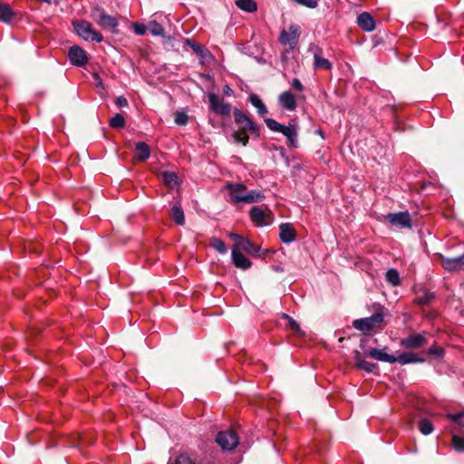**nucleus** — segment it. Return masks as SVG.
Returning a JSON list of instances; mask_svg holds the SVG:
<instances>
[{
  "label": "nucleus",
  "mask_w": 464,
  "mask_h": 464,
  "mask_svg": "<svg viewBox=\"0 0 464 464\" xmlns=\"http://www.w3.org/2000/svg\"><path fill=\"white\" fill-rule=\"evenodd\" d=\"M447 418L451 421L458 423L460 427L464 428V411L458 413H448Z\"/></svg>",
  "instance_id": "obj_39"
},
{
  "label": "nucleus",
  "mask_w": 464,
  "mask_h": 464,
  "mask_svg": "<svg viewBox=\"0 0 464 464\" xmlns=\"http://www.w3.org/2000/svg\"><path fill=\"white\" fill-rule=\"evenodd\" d=\"M422 362H424V359L418 357L412 353H401L399 356H395V362H399L402 365Z\"/></svg>",
  "instance_id": "obj_24"
},
{
  "label": "nucleus",
  "mask_w": 464,
  "mask_h": 464,
  "mask_svg": "<svg viewBox=\"0 0 464 464\" xmlns=\"http://www.w3.org/2000/svg\"><path fill=\"white\" fill-rule=\"evenodd\" d=\"M323 51L321 48L316 47L315 52L314 53V66L315 69H324L326 71H331L333 69L332 63L322 56Z\"/></svg>",
  "instance_id": "obj_20"
},
{
  "label": "nucleus",
  "mask_w": 464,
  "mask_h": 464,
  "mask_svg": "<svg viewBox=\"0 0 464 464\" xmlns=\"http://www.w3.org/2000/svg\"><path fill=\"white\" fill-rule=\"evenodd\" d=\"M316 133L319 134L323 139H324V134L322 130H316Z\"/></svg>",
  "instance_id": "obj_52"
},
{
  "label": "nucleus",
  "mask_w": 464,
  "mask_h": 464,
  "mask_svg": "<svg viewBox=\"0 0 464 464\" xmlns=\"http://www.w3.org/2000/svg\"><path fill=\"white\" fill-rule=\"evenodd\" d=\"M132 27L135 34L138 35H144L148 30V26L143 24L133 23Z\"/></svg>",
  "instance_id": "obj_43"
},
{
  "label": "nucleus",
  "mask_w": 464,
  "mask_h": 464,
  "mask_svg": "<svg viewBox=\"0 0 464 464\" xmlns=\"http://www.w3.org/2000/svg\"><path fill=\"white\" fill-rule=\"evenodd\" d=\"M386 279L392 285H398L400 284V276L396 269H389L386 272Z\"/></svg>",
  "instance_id": "obj_36"
},
{
  "label": "nucleus",
  "mask_w": 464,
  "mask_h": 464,
  "mask_svg": "<svg viewBox=\"0 0 464 464\" xmlns=\"http://www.w3.org/2000/svg\"><path fill=\"white\" fill-rule=\"evenodd\" d=\"M300 36V27L296 24L289 26L288 30H283L279 35V42L283 45L294 47Z\"/></svg>",
  "instance_id": "obj_9"
},
{
  "label": "nucleus",
  "mask_w": 464,
  "mask_h": 464,
  "mask_svg": "<svg viewBox=\"0 0 464 464\" xmlns=\"http://www.w3.org/2000/svg\"><path fill=\"white\" fill-rule=\"evenodd\" d=\"M429 353L430 354H433V355H437V356H442L443 353H444V350L443 348L441 347H439V346H431L430 349H429Z\"/></svg>",
  "instance_id": "obj_47"
},
{
  "label": "nucleus",
  "mask_w": 464,
  "mask_h": 464,
  "mask_svg": "<svg viewBox=\"0 0 464 464\" xmlns=\"http://www.w3.org/2000/svg\"><path fill=\"white\" fill-rule=\"evenodd\" d=\"M224 188L229 191V197L232 203H243V199L241 198H243L246 194V187L243 183L228 182Z\"/></svg>",
  "instance_id": "obj_10"
},
{
  "label": "nucleus",
  "mask_w": 464,
  "mask_h": 464,
  "mask_svg": "<svg viewBox=\"0 0 464 464\" xmlns=\"http://www.w3.org/2000/svg\"><path fill=\"white\" fill-rule=\"evenodd\" d=\"M75 33L83 40L101 43L102 35L96 31L92 24L85 20H74L72 22Z\"/></svg>",
  "instance_id": "obj_3"
},
{
  "label": "nucleus",
  "mask_w": 464,
  "mask_h": 464,
  "mask_svg": "<svg viewBox=\"0 0 464 464\" xmlns=\"http://www.w3.org/2000/svg\"><path fill=\"white\" fill-rule=\"evenodd\" d=\"M223 93L226 96H231L233 94V90L228 85H225L223 87Z\"/></svg>",
  "instance_id": "obj_50"
},
{
  "label": "nucleus",
  "mask_w": 464,
  "mask_h": 464,
  "mask_svg": "<svg viewBox=\"0 0 464 464\" xmlns=\"http://www.w3.org/2000/svg\"><path fill=\"white\" fill-rule=\"evenodd\" d=\"M208 102L210 110L218 115L221 116H228L231 112V105L227 102H225L223 99H220L215 93H209Z\"/></svg>",
  "instance_id": "obj_8"
},
{
  "label": "nucleus",
  "mask_w": 464,
  "mask_h": 464,
  "mask_svg": "<svg viewBox=\"0 0 464 464\" xmlns=\"http://www.w3.org/2000/svg\"><path fill=\"white\" fill-rule=\"evenodd\" d=\"M353 360H354L355 366L357 368H359V366L362 364V362H363L365 360L362 358L361 353L357 350L353 351Z\"/></svg>",
  "instance_id": "obj_45"
},
{
  "label": "nucleus",
  "mask_w": 464,
  "mask_h": 464,
  "mask_svg": "<svg viewBox=\"0 0 464 464\" xmlns=\"http://www.w3.org/2000/svg\"><path fill=\"white\" fill-rule=\"evenodd\" d=\"M150 156V149L149 145L143 141L136 143L135 158L140 161L147 160Z\"/></svg>",
  "instance_id": "obj_23"
},
{
  "label": "nucleus",
  "mask_w": 464,
  "mask_h": 464,
  "mask_svg": "<svg viewBox=\"0 0 464 464\" xmlns=\"http://www.w3.org/2000/svg\"><path fill=\"white\" fill-rule=\"evenodd\" d=\"M283 318L287 321V326L295 333L299 334L301 333V328L298 324V323L293 319L291 316H289L286 314H283Z\"/></svg>",
  "instance_id": "obj_40"
},
{
  "label": "nucleus",
  "mask_w": 464,
  "mask_h": 464,
  "mask_svg": "<svg viewBox=\"0 0 464 464\" xmlns=\"http://www.w3.org/2000/svg\"><path fill=\"white\" fill-rule=\"evenodd\" d=\"M169 217L177 225L182 226L185 223L184 212L179 204L172 206L169 211Z\"/></svg>",
  "instance_id": "obj_26"
},
{
  "label": "nucleus",
  "mask_w": 464,
  "mask_h": 464,
  "mask_svg": "<svg viewBox=\"0 0 464 464\" xmlns=\"http://www.w3.org/2000/svg\"><path fill=\"white\" fill-rule=\"evenodd\" d=\"M419 429L423 435H429L433 431L434 428L430 420L424 419L419 422Z\"/></svg>",
  "instance_id": "obj_37"
},
{
  "label": "nucleus",
  "mask_w": 464,
  "mask_h": 464,
  "mask_svg": "<svg viewBox=\"0 0 464 464\" xmlns=\"http://www.w3.org/2000/svg\"><path fill=\"white\" fill-rule=\"evenodd\" d=\"M368 355L375 360L385 362L389 363H394L395 362V356L392 354L387 353L384 350L378 349V348H372Z\"/></svg>",
  "instance_id": "obj_21"
},
{
  "label": "nucleus",
  "mask_w": 464,
  "mask_h": 464,
  "mask_svg": "<svg viewBox=\"0 0 464 464\" xmlns=\"http://www.w3.org/2000/svg\"><path fill=\"white\" fill-rule=\"evenodd\" d=\"M162 180L168 187L174 188L178 184V176L174 172L166 171L162 175Z\"/></svg>",
  "instance_id": "obj_33"
},
{
  "label": "nucleus",
  "mask_w": 464,
  "mask_h": 464,
  "mask_svg": "<svg viewBox=\"0 0 464 464\" xmlns=\"http://www.w3.org/2000/svg\"><path fill=\"white\" fill-rule=\"evenodd\" d=\"M231 257L232 263L237 268L246 270L252 265L251 261L237 249L232 248Z\"/></svg>",
  "instance_id": "obj_18"
},
{
  "label": "nucleus",
  "mask_w": 464,
  "mask_h": 464,
  "mask_svg": "<svg viewBox=\"0 0 464 464\" xmlns=\"http://www.w3.org/2000/svg\"><path fill=\"white\" fill-rule=\"evenodd\" d=\"M265 122L269 130L275 132H280L284 136L287 138L288 145L292 148L297 147V130L298 126L295 121H291L288 122V125H283L279 122H277L274 119H265Z\"/></svg>",
  "instance_id": "obj_2"
},
{
  "label": "nucleus",
  "mask_w": 464,
  "mask_h": 464,
  "mask_svg": "<svg viewBox=\"0 0 464 464\" xmlns=\"http://www.w3.org/2000/svg\"><path fill=\"white\" fill-rule=\"evenodd\" d=\"M128 106V101L123 96L118 97V107H126Z\"/></svg>",
  "instance_id": "obj_49"
},
{
  "label": "nucleus",
  "mask_w": 464,
  "mask_h": 464,
  "mask_svg": "<svg viewBox=\"0 0 464 464\" xmlns=\"http://www.w3.org/2000/svg\"><path fill=\"white\" fill-rule=\"evenodd\" d=\"M209 246L216 249L220 254H226L227 251L225 242L216 237L210 238Z\"/></svg>",
  "instance_id": "obj_32"
},
{
  "label": "nucleus",
  "mask_w": 464,
  "mask_h": 464,
  "mask_svg": "<svg viewBox=\"0 0 464 464\" xmlns=\"http://www.w3.org/2000/svg\"><path fill=\"white\" fill-rule=\"evenodd\" d=\"M148 30L150 33L156 36H160L164 34L163 26L156 21H150L148 24Z\"/></svg>",
  "instance_id": "obj_34"
},
{
  "label": "nucleus",
  "mask_w": 464,
  "mask_h": 464,
  "mask_svg": "<svg viewBox=\"0 0 464 464\" xmlns=\"http://www.w3.org/2000/svg\"><path fill=\"white\" fill-rule=\"evenodd\" d=\"M234 120L239 128L249 130L251 134L259 137V127L241 110L237 108L234 110Z\"/></svg>",
  "instance_id": "obj_5"
},
{
  "label": "nucleus",
  "mask_w": 464,
  "mask_h": 464,
  "mask_svg": "<svg viewBox=\"0 0 464 464\" xmlns=\"http://www.w3.org/2000/svg\"><path fill=\"white\" fill-rule=\"evenodd\" d=\"M188 115L183 111H178L175 114V123L178 125H186L188 122Z\"/></svg>",
  "instance_id": "obj_42"
},
{
  "label": "nucleus",
  "mask_w": 464,
  "mask_h": 464,
  "mask_svg": "<svg viewBox=\"0 0 464 464\" xmlns=\"http://www.w3.org/2000/svg\"><path fill=\"white\" fill-rule=\"evenodd\" d=\"M229 237L235 241L232 247L233 249H237L240 252L246 251L251 255L258 256L260 247L251 243L248 239L235 233H231Z\"/></svg>",
  "instance_id": "obj_7"
},
{
  "label": "nucleus",
  "mask_w": 464,
  "mask_h": 464,
  "mask_svg": "<svg viewBox=\"0 0 464 464\" xmlns=\"http://www.w3.org/2000/svg\"><path fill=\"white\" fill-rule=\"evenodd\" d=\"M186 43L197 54H198L201 57H204L206 48L203 45L189 39H188Z\"/></svg>",
  "instance_id": "obj_38"
},
{
  "label": "nucleus",
  "mask_w": 464,
  "mask_h": 464,
  "mask_svg": "<svg viewBox=\"0 0 464 464\" xmlns=\"http://www.w3.org/2000/svg\"><path fill=\"white\" fill-rule=\"evenodd\" d=\"M427 343V339L421 334H413L401 340L400 344L406 349H418Z\"/></svg>",
  "instance_id": "obj_13"
},
{
  "label": "nucleus",
  "mask_w": 464,
  "mask_h": 464,
  "mask_svg": "<svg viewBox=\"0 0 464 464\" xmlns=\"http://www.w3.org/2000/svg\"><path fill=\"white\" fill-rule=\"evenodd\" d=\"M249 102L251 104L257 109L259 115L264 116L267 113V109L261 99L256 94H251L249 96Z\"/></svg>",
  "instance_id": "obj_30"
},
{
  "label": "nucleus",
  "mask_w": 464,
  "mask_h": 464,
  "mask_svg": "<svg viewBox=\"0 0 464 464\" xmlns=\"http://www.w3.org/2000/svg\"><path fill=\"white\" fill-rule=\"evenodd\" d=\"M92 17L102 28L116 27V18L107 14L102 9H94L92 13Z\"/></svg>",
  "instance_id": "obj_11"
},
{
  "label": "nucleus",
  "mask_w": 464,
  "mask_h": 464,
  "mask_svg": "<svg viewBox=\"0 0 464 464\" xmlns=\"http://www.w3.org/2000/svg\"><path fill=\"white\" fill-rule=\"evenodd\" d=\"M440 258L443 268L450 272L464 270V254L452 258L440 256Z\"/></svg>",
  "instance_id": "obj_12"
},
{
  "label": "nucleus",
  "mask_w": 464,
  "mask_h": 464,
  "mask_svg": "<svg viewBox=\"0 0 464 464\" xmlns=\"http://www.w3.org/2000/svg\"><path fill=\"white\" fill-rule=\"evenodd\" d=\"M387 314L388 311L383 306H378L372 316L354 320L353 326L363 334L373 330L381 331L385 327L384 318Z\"/></svg>",
  "instance_id": "obj_1"
},
{
  "label": "nucleus",
  "mask_w": 464,
  "mask_h": 464,
  "mask_svg": "<svg viewBox=\"0 0 464 464\" xmlns=\"http://www.w3.org/2000/svg\"><path fill=\"white\" fill-rule=\"evenodd\" d=\"M435 300V294L426 289L420 290L414 299V303L419 305H429Z\"/></svg>",
  "instance_id": "obj_22"
},
{
  "label": "nucleus",
  "mask_w": 464,
  "mask_h": 464,
  "mask_svg": "<svg viewBox=\"0 0 464 464\" xmlns=\"http://www.w3.org/2000/svg\"><path fill=\"white\" fill-rule=\"evenodd\" d=\"M278 102L280 106L286 111H293L297 107L295 97L289 91L283 92L278 97Z\"/></svg>",
  "instance_id": "obj_16"
},
{
  "label": "nucleus",
  "mask_w": 464,
  "mask_h": 464,
  "mask_svg": "<svg viewBox=\"0 0 464 464\" xmlns=\"http://www.w3.org/2000/svg\"><path fill=\"white\" fill-rule=\"evenodd\" d=\"M294 3L310 8L314 9L318 6L319 0H292Z\"/></svg>",
  "instance_id": "obj_41"
},
{
  "label": "nucleus",
  "mask_w": 464,
  "mask_h": 464,
  "mask_svg": "<svg viewBox=\"0 0 464 464\" xmlns=\"http://www.w3.org/2000/svg\"><path fill=\"white\" fill-rule=\"evenodd\" d=\"M68 57L71 63L75 66H83L87 63L85 51L78 45H73L69 49Z\"/></svg>",
  "instance_id": "obj_14"
},
{
  "label": "nucleus",
  "mask_w": 464,
  "mask_h": 464,
  "mask_svg": "<svg viewBox=\"0 0 464 464\" xmlns=\"http://www.w3.org/2000/svg\"><path fill=\"white\" fill-rule=\"evenodd\" d=\"M247 132H249V130L238 128V130L232 134L234 140L237 143H241L243 146H246L249 140Z\"/></svg>",
  "instance_id": "obj_31"
},
{
  "label": "nucleus",
  "mask_w": 464,
  "mask_h": 464,
  "mask_svg": "<svg viewBox=\"0 0 464 464\" xmlns=\"http://www.w3.org/2000/svg\"><path fill=\"white\" fill-rule=\"evenodd\" d=\"M249 217L251 221L256 227H263L270 225L273 222V214L267 208H263L262 207L255 206L251 208L249 211Z\"/></svg>",
  "instance_id": "obj_4"
},
{
  "label": "nucleus",
  "mask_w": 464,
  "mask_h": 464,
  "mask_svg": "<svg viewBox=\"0 0 464 464\" xmlns=\"http://www.w3.org/2000/svg\"><path fill=\"white\" fill-rule=\"evenodd\" d=\"M452 447L458 452H464V437L457 434L452 435Z\"/></svg>",
  "instance_id": "obj_35"
},
{
  "label": "nucleus",
  "mask_w": 464,
  "mask_h": 464,
  "mask_svg": "<svg viewBox=\"0 0 464 464\" xmlns=\"http://www.w3.org/2000/svg\"><path fill=\"white\" fill-rule=\"evenodd\" d=\"M279 237L284 243H291L295 240L296 232L294 227L289 223H283L279 227Z\"/></svg>",
  "instance_id": "obj_17"
},
{
  "label": "nucleus",
  "mask_w": 464,
  "mask_h": 464,
  "mask_svg": "<svg viewBox=\"0 0 464 464\" xmlns=\"http://www.w3.org/2000/svg\"><path fill=\"white\" fill-rule=\"evenodd\" d=\"M14 17V13L8 4H0V20L9 23Z\"/></svg>",
  "instance_id": "obj_28"
},
{
  "label": "nucleus",
  "mask_w": 464,
  "mask_h": 464,
  "mask_svg": "<svg viewBox=\"0 0 464 464\" xmlns=\"http://www.w3.org/2000/svg\"><path fill=\"white\" fill-rule=\"evenodd\" d=\"M387 219L393 226L411 227V218L407 211L389 214Z\"/></svg>",
  "instance_id": "obj_15"
},
{
  "label": "nucleus",
  "mask_w": 464,
  "mask_h": 464,
  "mask_svg": "<svg viewBox=\"0 0 464 464\" xmlns=\"http://www.w3.org/2000/svg\"><path fill=\"white\" fill-rule=\"evenodd\" d=\"M357 24L365 32H372L375 29V21L367 12H363L358 15Z\"/></svg>",
  "instance_id": "obj_19"
},
{
  "label": "nucleus",
  "mask_w": 464,
  "mask_h": 464,
  "mask_svg": "<svg viewBox=\"0 0 464 464\" xmlns=\"http://www.w3.org/2000/svg\"><path fill=\"white\" fill-rule=\"evenodd\" d=\"M109 125L110 127H111L112 129H115L116 128V115L112 116L110 121H109Z\"/></svg>",
  "instance_id": "obj_51"
},
{
  "label": "nucleus",
  "mask_w": 464,
  "mask_h": 464,
  "mask_svg": "<svg viewBox=\"0 0 464 464\" xmlns=\"http://www.w3.org/2000/svg\"><path fill=\"white\" fill-rule=\"evenodd\" d=\"M291 86L296 92H301L304 91V85L297 78L292 80Z\"/></svg>",
  "instance_id": "obj_46"
},
{
  "label": "nucleus",
  "mask_w": 464,
  "mask_h": 464,
  "mask_svg": "<svg viewBox=\"0 0 464 464\" xmlns=\"http://www.w3.org/2000/svg\"><path fill=\"white\" fill-rule=\"evenodd\" d=\"M238 440L237 434L232 430L219 431L216 437L217 443L225 450H231L236 448Z\"/></svg>",
  "instance_id": "obj_6"
},
{
  "label": "nucleus",
  "mask_w": 464,
  "mask_h": 464,
  "mask_svg": "<svg viewBox=\"0 0 464 464\" xmlns=\"http://www.w3.org/2000/svg\"><path fill=\"white\" fill-rule=\"evenodd\" d=\"M169 464H203L197 457L188 455V453L179 454Z\"/></svg>",
  "instance_id": "obj_25"
},
{
  "label": "nucleus",
  "mask_w": 464,
  "mask_h": 464,
  "mask_svg": "<svg viewBox=\"0 0 464 464\" xmlns=\"http://www.w3.org/2000/svg\"><path fill=\"white\" fill-rule=\"evenodd\" d=\"M126 124V114L121 111L118 112V129L123 128Z\"/></svg>",
  "instance_id": "obj_48"
},
{
  "label": "nucleus",
  "mask_w": 464,
  "mask_h": 464,
  "mask_svg": "<svg viewBox=\"0 0 464 464\" xmlns=\"http://www.w3.org/2000/svg\"><path fill=\"white\" fill-rule=\"evenodd\" d=\"M265 198V195L261 190H246V194L244 196L243 203L252 204L260 202Z\"/></svg>",
  "instance_id": "obj_27"
},
{
  "label": "nucleus",
  "mask_w": 464,
  "mask_h": 464,
  "mask_svg": "<svg viewBox=\"0 0 464 464\" xmlns=\"http://www.w3.org/2000/svg\"><path fill=\"white\" fill-rule=\"evenodd\" d=\"M376 368V364L364 361L362 362V364L359 366V369L364 370L367 372H372Z\"/></svg>",
  "instance_id": "obj_44"
},
{
  "label": "nucleus",
  "mask_w": 464,
  "mask_h": 464,
  "mask_svg": "<svg viewBox=\"0 0 464 464\" xmlns=\"http://www.w3.org/2000/svg\"><path fill=\"white\" fill-rule=\"evenodd\" d=\"M236 5L247 13H255L257 10V4L254 0H237Z\"/></svg>",
  "instance_id": "obj_29"
}]
</instances>
